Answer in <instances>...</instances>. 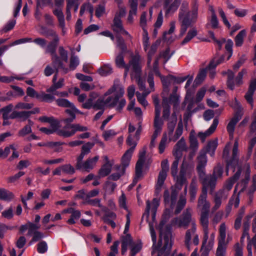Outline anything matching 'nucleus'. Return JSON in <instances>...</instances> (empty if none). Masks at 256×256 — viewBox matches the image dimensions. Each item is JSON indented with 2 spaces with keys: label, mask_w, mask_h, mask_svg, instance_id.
<instances>
[{
  "label": "nucleus",
  "mask_w": 256,
  "mask_h": 256,
  "mask_svg": "<svg viewBox=\"0 0 256 256\" xmlns=\"http://www.w3.org/2000/svg\"><path fill=\"white\" fill-rule=\"evenodd\" d=\"M71 128H73V131L71 133H68V135H74L77 132H86L88 128L86 126H82L79 124H72Z\"/></svg>",
  "instance_id": "54"
},
{
  "label": "nucleus",
  "mask_w": 256,
  "mask_h": 256,
  "mask_svg": "<svg viewBox=\"0 0 256 256\" xmlns=\"http://www.w3.org/2000/svg\"><path fill=\"white\" fill-rule=\"evenodd\" d=\"M192 210L190 208H186L183 212L181 218H175L171 222V225L177 227H187L188 226L195 222V220L192 218Z\"/></svg>",
  "instance_id": "6"
},
{
  "label": "nucleus",
  "mask_w": 256,
  "mask_h": 256,
  "mask_svg": "<svg viewBox=\"0 0 256 256\" xmlns=\"http://www.w3.org/2000/svg\"><path fill=\"white\" fill-rule=\"evenodd\" d=\"M181 0H164V7L166 14L174 12L178 8Z\"/></svg>",
  "instance_id": "14"
},
{
  "label": "nucleus",
  "mask_w": 256,
  "mask_h": 256,
  "mask_svg": "<svg viewBox=\"0 0 256 256\" xmlns=\"http://www.w3.org/2000/svg\"><path fill=\"white\" fill-rule=\"evenodd\" d=\"M190 148L192 152L190 153L188 158H186L188 162L192 164V160L198 148V142L196 136L195 132L191 130L189 136Z\"/></svg>",
  "instance_id": "10"
},
{
  "label": "nucleus",
  "mask_w": 256,
  "mask_h": 256,
  "mask_svg": "<svg viewBox=\"0 0 256 256\" xmlns=\"http://www.w3.org/2000/svg\"><path fill=\"white\" fill-rule=\"evenodd\" d=\"M218 124V120L215 118L212 122V124L208 130L204 132H199L197 136L200 140L202 142H204L206 138L211 136L216 130Z\"/></svg>",
  "instance_id": "15"
},
{
  "label": "nucleus",
  "mask_w": 256,
  "mask_h": 256,
  "mask_svg": "<svg viewBox=\"0 0 256 256\" xmlns=\"http://www.w3.org/2000/svg\"><path fill=\"white\" fill-rule=\"evenodd\" d=\"M80 64V60L78 59V58L77 56H72L70 60V64H69V67L68 68H65L64 66L63 67L66 68L68 69V72L70 70H74Z\"/></svg>",
  "instance_id": "45"
},
{
  "label": "nucleus",
  "mask_w": 256,
  "mask_h": 256,
  "mask_svg": "<svg viewBox=\"0 0 256 256\" xmlns=\"http://www.w3.org/2000/svg\"><path fill=\"white\" fill-rule=\"evenodd\" d=\"M159 204V200L156 198L153 199L152 202L150 200H147L146 212L142 217V219L146 218V221L149 224L152 240L153 242L152 254L154 255L156 251H158V256H160L164 254L168 255L170 253L172 246V235L170 232L163 231L162 228L164 224V221H162L160 224V238L158 246H156V236L153 226L155 222L156 210Z\"/></svg>",
  "instance_id": "1"
},
{
  "label": "nucleus",
  "mask_w": 256,
  "mask_h": 256,
  "mask_svg": "<svg viewBox=\"0 0 256 256\" xmlns=\"http://www.w3.org/2000/svg\"><path fill=\"white\" fill-rule=\"evenodd\" d=\"M114 170L116 172H113L108 178L109 180H118L124 175L125 172L124 168H122L121 166H116L114 168Z\"/></svg>",
  "instance_id": "27"
},
{
  "label": "nucleus",
  "mask_w": 256,
  "mask_h": 256,
  "mask_svg": "<svg viewBox=\"0 0 256 256\" xmlns=\"http://www.w3.org/2000/svg\"><path fill=\"white\" fill-rule=\"evenodd\" d=\"M176 196L177 192L175 191H172L171 194H170L168 190V189H165L164 194L165 204L172 209L173 206L176 199Z\"/></svg>",
  "instance_id": "16"
},
{
  "label": "nucleus",
  "mask_w": 256,
  "mask_h": 256,
  "mask_svg": "<svg viewBox=\"0 0 256 256\" xmlns=\"http://www.w3.org/2000/svg\"><path fill=\"white\" fill-rule=\"evenodd\" d=\"M208 10L210 12L211 17L210 20V24L213 28H216L218 26V21L216 14L215 10L212 6H209Z\"/></svg>",
  "instance_id": "37"
},
{
  "label": "nucleus",
  "mask_w": 256,
  "mask_h": 256,
  "mask_svg": "<svg viewBox=\"0 0 256 256\" xmlns=\"http://www.w3.org/2000/svg\"><path fill=\"white\" fill-rule=\"evenodd\" d=\"M52 66L50 65H48L46 67L44 70V74L46 76H49L54 74L55 72H56V74H58V68H60L64 72L63 70L60 66L58 64L54 65L52 62Z\"/></svg>",
  "instance_id": "40"
},
{
  "label": "nucleus",
  "mask_w": 256,
  "mask_h": 256,
  "mask_svg": "<svg viewBox=\"0 0 256 256\" xmlns=\"http://www.w3.org/2000/svg\"><path fill=\"white\" fill-rule=\"evenodd\" d=\"M206 76V72L205 70H202L198 74L194 82L198 86L205 79Z\"/></svg>",
  "instance_id": "57"
},
{
  "label": "nucleus",
  "mask_w": 256,
  "mask_h": 256,
  "mask_svg": "<svg viewBox=\"0 0 256 256\" xmlns=\"http://www.w3.org/2000/svg\"><path fill=\"white\" fill-rule=\"evenodd\" d=\"M132 153L131 150H127L126 152L122 158V168L125 169L129 165Z\"/></svg>",
  "instance_id": "44"
},
{
  "label": "nucleus",
  "mask_w": 256,
  "mask_h": 256,
  "mask_svg": "<svg viewBox=\"0 0 256 256\" xmlns=\"http://www.w3.org/2000/svg\"><path fill=\"white\" fill-rule=\"evenodd\" d=\"M158 48V44L154 43L152 45L150 50L148 52V66H150L152 58V56L156 52Z\"/></svg>",
  "instance_id": "60"
},
{
  "label": "nucleus",
  "mask_w": 256,
  "mask_h": 256,
  "mask_svg": "<svg viewBox=\"0 0 256 256\" xmlns=\"http://www.w3.org/2000/svg\"><path fill=\"white\" fill-rule=\"evenodd\" d=\"M197 192L196 182L195 180L192 179L190 188V200L194 201L195 199Z\"/></svg>",
  "instance_id": "56"
},
{
  "label": "nucleus",
  "mask_w": 256,
  "mask_h": 256,
  "mask_svg": "<svg viewBox=\"0 0 256 256\" xmlns=\"http://www.w3.org/2000/svg\"><path fill=\"white\" fill-rule=\"evenodd\" d=\"M150 92V91H146L143 92L142 94L138 92H136L138 101L144 107H146L148 105L146 98Z\"/></svg>",
  "instance_id": "41"
},
{
  "label": "nucleus",
  "mask_w": 256,
  "mask_h": 256,
  "mask_svg": "<svg viewBox=\"0 0 256 256\" xmlns=\"http://www.w3.org/2000/svg\"><path fill=\"white\" fill-rule=\"evenodd\" d=\"M246 35V31L245 30H241L236 36L235 38L236 45V46H241L243 43L244 38Z\"/></svg>",
  "instance_id": "61"
},
{
  "label": "nucleus",
  "mask_w": 256,
  "mask_h": 256,
  "mask_svg": "<svg viewBox=\"0 0 256 256\" xmlns=\"http://www.w3.org/2000/svg\"><path fill=\"white\" fill-rule=\"evenodd\" d=\"M239 120L240 118L238 116H234L230 120L227 126L226 129L228 132L230 140H232L234 138V133L235 129V126Z\"/></svg>",
  "instance_id": "31"
},
{
  "label": "nucleus",
  "mask_w": 256,
  "mask_h": 256,
  "mask_svg": "<svg viewBox=\"0 0 256 256\" xmlns=\"http://www.w3.org/2000/svg\"><path fill=\"white\" fill-rule=\"evenodd\" d=\"M34 114L33 111H23V112H17L14 111L10 116L9 118L12 119L19 118L20 121L26 120L32 114Z\"/></svg>",
  "instance_id": "23"
},
{
  "label": "nucleus",
  "mask_w": 256,
  "mask_h": 256,
  "mask_svg": "<svg viewBox=\"0 0 256 256\" xmlns=\"http://www.w3.org/2000/svg\"><path fill=\"white\" fill-rule=\"evenodd\" d=\"M129 3L131 10L129 12L128 22L132 24L134 20V16H136V14L138 6L137 0H129Z\"/></svg>",
  "instance_id": "29"
},
{
  "label": "nucleus",
  "mask_w": 256,
  "mask_h": 256,
  "mask_svg": "<svg viewBox=\"0 0 256 256\" xmlns=\"http://www.w3.org/2000/svg\"><path fill=\"white\" fill-rule=\"evenodd\" d=\"M176 121L177 118L176 115L175 113H173L172 115L171 118L168 124V135L169 142H176L182 134L184 126L182 120L181 119L178 122L174 134H172Z\"/></svg>",
  "instance_id": "5"
},
{
  "label": "nucleus",
  "mask_w": 256,
  "mask_h": 256,
  "mask_svg": "<svg viewBox=\"0 0 256 256\" xmlns=\"http://www.w3.org/2000/svg\"><path fill=\"white\" fill-rule=\"evenodd\" d=\"M252 244L254 246L255 249L256 250V234L252 238L251 240H250L247 246V250L248 251V256H252Z\"/></svg>",
  "instance_id": "64"
},
{
  "label": "nucleus",
  "mask_w": 256,
  "mask_h": 256,
  "mask_svg": "<svg viewBox=\"0 0 256 256\" xmlns=\"http://www.w3.org/2000/svg\"><path fill=\"white\" fill-rule=\"evenodd\" d=\"M112 166L111 164H104L99 170L100 177H104L108 176L112 170Z\"/></svg>",
  "instance_id": "51"
},
{
  "label": "nucleus",
  "mask_w": 256,
  "mask_h": 256,
  "mask_svg": "<svg viewBox=\"0 0 256 256\" xmlns=\"http://www.w3.org/2000/svg\"><path fill=\"white\" fill-rule=\"evenodd\" d=\"M130 64L132 66V71L131 74L132 79H135L138 84V88L140 90L144 92L146 91H150L151 90H146L144 80L140 77L141 72V66L140 63V56H136L132 58V60L130 62Z\"/></svg>",
  "instance_id": "4"
},
{
  "label": "nucleus",
  "mask_w": 256,
  "mask_h": 256,
  "mask_svg": "<svg viewBox=\"0 0 256 256\" xmlns=\"http://www.w3.org/2000/svg\"><path fill=\"white\" fill-rule=\"evenodd\" d=\"M112 27L114 31L116 32L130 38L128 32L124 28L120 19L118 18V16L114 17Z\"/></svg>",
  "instance_id": "18"
},
{
  "label": "nucleus",
  "mask_w": 256,
  "mask_h": 256,
  "mask_svg": "<svg viewBox=\"0 0 256 256\" xmlns=\"http://www.w3.org/2000/svg\"><path fill=\"white\" fill-rule=\"evenodd\" d=\"M97 94L94 92L91 93L90 98L85 102L83 103L82 105V107L86 109H90L93 107L96 110H101L102 108H98L96 107L94 108V106L96 104H97L98 106H100L102 104V102H100V101L104 102V98L102 100L98 99L95 104H93L94 100L97 98Z\"/></svg>",
  "instance_id": "17"
},
{
  "label": "nucleus",
  "mask_w": 256,
  "mask_h": 256,
  "mask_svg": "<svg viewBox=\"0 0 256 256\" xmlns=\"http://www.w3.org/2000/svg\"><path fill=\"white\" fill-rule=\"evenodd\" d=\"M79 4L74 2H72L71 0H67V4L66 8V19L67 20L69 21L71 20L72 16L70 14V10L72 8H74V12H76L78 8Z\"/></svg>",
  "instance_id": "30"
},
{
  "label": "nucleus",
  "mask_w": 256,
  "mask_h": 256,
  "mask_svg": "<svg viewBox=\"0 0 256 256\" xmlns=\"http://www.w3.org/2000/svg\"><path fill=\"white\" fill-rule=\"evenodd\" d=\"M124 93V87L118 82H114L113 86L110 88L104 96V102L102 104L98 106L95 105L94 108H103L104 106L110 107L116 106V110L121 112L126 104V100L122 97ZM101 102V101H100Z\"/></svg>",
  "instance_id": "2"
},
{
  "label": "nucleus",
  "mask_w": 256,
  "mask_h": 256,
  "mask_svg": "<svg viewBox=\"0 0 256 256\" xmlns=\"http://www.w3.org/2000/svg\"><path fill=\"white\" fill-rule=\"evenodd\" d=\"M57 74H55L52 78V85L46 90L48 92H54L57 89L62 88L64 86V79L61 78L58 82Z\"/></svg>",
  "instance_id": "26"
},
{
  "label": "nucleus",
  "mask_w": 256,
  "mask_h": 256,
  "mask_svg": "<svg viewBox=\"0 0 256 256\" xmlns=\"http://www.w3.org/2000/svg\"><path fill=\"white\" fill-rule=\"evenodd\" d=\"M240 174V172L238 170L234 176L231 178H230L225 183L223 189L220 192H222V194H228V192L230 190L234 182L238 178Z\"/></svg>",
  "instance_id": "20"
},
{
  "label": "nucleus",
  "mask_w": 256,
  "mask_h": 256,
  "mask_svg": "<svg viewBox=\"0 0 256 256\" xmlns=\"http://www.w3.org/2000/svg\"><path fill=\"white\" fill-rule=\"evenodd\" d=\"M228 242V240H227V242H218V247L216 252V256H225L226 245Z\"/></svg>",
  "instance_id": "52"
},
{
  "label": "nucleus",
  "mask_w": 256,
  "mask_h": 256,
  "mask_svg": "<svg viewBox=\"0 0 256 256\" xmlns=\"http://www.w3.org/2000/svg\"><path fill=\"white\" fill-rule=\"evenodd\" d=\"M196 224L194 222H193L190 228L186 230L184 237V243L188 250H190V245L192 242L194 245H198L199 243L198 236L196 234Z\"/></svg>",
  "instance_id": "7"
},
{
  "label": "nucleus",
  "mask_w": 256,
  "mask_h": 256,
  "mask_svg": "<svg viewBox=\"0 0 256 256\" xmlns=\"http://www.w3.org/2000/svg\"><path fill=\"white\" fill-rule=\"evenodd\" d=\"M192 164L188 162L186 157H184L182 164L180 166V170L178 176L176 175V176L174 178L176 181V184L180 185L181 188V186L182 184H184L186 182V174L188 168L191 166Z\"/></svg>",
  "instance_id": "9"
},
{
  "label": "nucleus",
  "mask_w": 256,
  "mask_h": 256,
  "mask_svg": "<svg viewBox=\"0 0 256 256\" xmlns=\"http://www.w3.org/2000/svg\"><path fill=\"white\" fill-rule=\"evenodd\" d=\"M198 34V30L195 27L191 28L186 34V36L182 42V44H184L189 42L192 38Z\"/></svg>",
  "instance_id": "43"
},
{
  "label": "nucleus",
  "mask_w": 256,
  "mask_h": 256,
  "mask_svg": "<svg viewBox=\"0 0 256 256\" xmlns=\"http://www.w3.org/2000/svg\"><path fill=\"white\" fill-rule=\"evenodd\" d=\"M198 164L197 169L199 172L203 173L204 170L207 163V158L206 152L204 150H201L198 156Z\"/></svg>",
  "instance_id": "22"
},
{
  "label": "nucleus",
  "mask_w": 256,
  "mask_h": 256,
  "mask_svg": "<svg viewBox=\"0 0 256 256\" xmlns=\"http://www.w3.org/2000/svg\"><path fill=\"white\" fill-rule=\"evenodd\" d=\"M66 112L70 116V118H64L61 120L64 124H69L72 122L76 118V113L81 114L73 104L66 110Z\"/></svg>",
  "instance_id": "21"
},
{
  "label": "nucleus",
  "mask_w": 256,
  "mask_h": 256,
  "mask_svg": "<svg viewBox=\"0 0 256 256\" xmlns=\"http://www.w3.org/2000/svg\"><path fill=\"white\" fill-rule=\"evenodd\" d=\"M42 122H47L50 124L51 127H58V122L52 116H42L38 118Z\"/></svg>",
  "instance_id": "46"
},
{
  "label": "nucleus",
  "mask_w": 256,
  "mask_h": 256,
  "mask_svg": "<svg viewBox=\"0 0 256 256\" xmlns=\"http://www.w3.org/2000/svg\"><path fill=\"white\" fill-rule=\"evenodd\" d=\"M116 187V184L115 182L108 180L104 186V189L107 193L111 194L113 193Z\"/></svg>",
  "instance_id": "55"
},
{
  "label": "nucleus",
  "mask_w": 256,
  "mask_h": 256,
  "mask_svg": "<svg viewBox=\"0 0 256 256\" xmlns=\"http://www.w3.org/2000/svg\"><path fill=\"white\" fill-rule=\"evenodd\" d=\"M14 198V194L4 188H0V200L10 202Z\"/></svg>",
  "instance_id": "39"
},
{
  "label": "nucleus",
  "mask_w": 256,
  "mask_h": 256,
  "mask_svg": "<svg viewBox=\"0 0 256 256\" xmlns=\"http://www.w3.org/2000/svg\"><path fill=\"white\" fill-rule=\"evenodd\" d=\"M223 173V167L220 164H218L214 169L212 175L216 178H220L222 176Z\"/></svg>",
  "instance_id": "63"
},
{
  "label": "nucleus",
  "mask_w": 256,
  "mask_h": 256,
  "mask_svg": "<svg viewBox=\"0 0 256 256\" xmlns=\"http://www.w3.org/2000/svg\"><path fill=\"white\" fill-rule=\"evenodd\" d=\"M160 112L158 111L155 113V118L154 120V140L156 139L157 136L161 132L162 127L164 124L163 121L160 118Z\"/></svg>",
  "instance_id": "19"
},
{
  "label": "nucleus",
  "mask_w": 256,
  "mask_h": 256,
  "mask_svg": "<svg viewBox=\"0 0 256 256\" xmlns=\"http://www.w3.org/2000/svg\"><path fill=\"white\" fill-rule=\"evenodd\" d=\"M137 141L136 139V137L134 134H129L126 140V144L130 146V148L128 150H131L132 152H133L137 144Z\"/></svg>",
  "instance_id": "53"
},
{
  "label": "nucleus",
  "mask_w": 256,
  "mask_h": 256,
  "mask_svg": "<svg viewBox=\"0 0 256 256\" xmlns=\"http://www.w3.org/2000/svg\"><path fill=\"white\" fill-rule=\"evenodd\" d=\"M99 160V156H96L92 158H88L82 164V169L86 172H90L93 169Z\"/></svg>",
  "instance_id": "25"
},
{
  "label": "nucleus",
  "mask_w": 256,
  "mask_h": 256,
  "mask_svg": "<svg viewBox=\"0 0 256 256\" xmlns=\"http://www.w3.org/2000/svg\"><path fill=\"white\" fill-rule=\"evenodd\" d=\"M66 126L58 130L57 134L60 136L64 138H68L72 136L73 135H68V133H71L73 131V128H71L72 124H66Z\"/></svg>",
  "instance_id": "38"
},
{
  "label": "nucleus",
  "mask_w": 256,
  "mask_h": 256,
  "mask_svg": "<svg viewBox=\"0 0 256 256\" xmlns=\"http://www.w3.org/2000/svg\"><path fill=\"white\" fill-rule=\"evenodd\" d=\"M98 72L102 76H106L112 73V68L110 66H105L99 68Z\"/></svg>",
  "instance_id": "62"
},
{
  "label": "nucleus",
  "mask_w": 256,
  "mask_h": 256,
  "mask_svg": "<svg viewBox=\"0 0 256 256\" xmlns=\"http://www.w3.org/2000/svg\"><path fill=\"white\" fill-rule=\"evenodd\" d=\"M234 76V73L231 70L228 71L227 86L231 90H233L234 88V84L233 80Z\"/></svg>",
  "instance_id": "58"
},
{
  "label": "nucleus",
  "mask_w": 256,
  "mask_h": 256,
  "mask_svg": "<svg viewBox=\"0 0 256 256\" xmlns=\"http://www.w3.org/2000/svg\"><path fill=\"white\" fill-rule=\"evenodd\" d=\"M238 140H236L234 142L233 149H232V162H228L227 164V170L232 169L234 170L232 162L234 164H238L237 154L238 152Z\"/></svg>",
  "instance_id": "28"
},
{
  "label": "nucleus",
  "mask_w": 256,
  "mask_h": 256,
  "mask_svg": "<svg viewBox=\"0 0 256 256\" xmlns=\"http://www.w3.org/2000/svg\"><path fill=\"white\" fill-rule=\"evenodd\" d=\"M217 178L214 176H207L204 181V189H207L210 188L212 190H213L215 188Z\"/></svg>",
  "instance_id": "35"
},
{
  "label": "nucleus",
  "mask_w": 256,
  "mask_h": 256,
  "mask_svg": "<svg viewBox=\"0 0 256 256\" xmlns=\"http://www.w3.org/2000/svg\"><path fill=\"white\" fill-rule=\"evenodd\" d=\"M168 141L167 134L164 133L158 145V152L160 154H162L164 152L168 142Z\"/></svg>",
  "instance_id": "50"
},
{
  "label": "nucleus",
  "mask_w": 256,
  "mask_h": 256,
  "mask_svg": "<svg viewBox=\"0 0 256 256\" xmlns=\"http://www.w3.org/2000/svg\"><path fill=\"white\" fill-rule=\"evenodd\" d=\"M226 229L227 227L224 222H222L220 224L218 230V242H226Z\"/></svg>",
  "instance_id": "42"
},
{
  "label": "nucleus",
  "mask_w": 256,
  "mask_h": 256,
  "mask_svg": "<svg viewBox=\"0 0 256 256\" xmlns=\"http://www.w3.org/2000/svg\"><path fill=\"white\" fill-rule=\"evenodd\" d=\"M54 14L58 18L60 26H64V16L62 11V8H56L53 11Z\"/></svg>",
  "instance_id": "48"
},
{
  "label": "nucleus",
  "mask_w": 256,
  "mask_h": 256,
  "mask_svg": "<svg viewBox=\"0 0 256 256\" xmlns=\"http://www.w3.org/2000/svg\"><path fill=\"white\" fill-rule=\"evenodd\" d=\"M153 70L154 71V72L155 74L160 78L164 86L166 88H168L170 83L168 80L169 78H165L162 76L161 74H160L158 70V60L154 61V62L153 65Z\"/></svg>",
  "instance_id": "34"
},
{
  "label": "nucleus",
  "mask_w": 256,
  "mask_h": 256,
  "mask_svg": "<svg viewBox=\"0 0 256 256\" xmlns=\"http://www.w3.org/2000/svg\"><path fill=\"white\" fill-rule=\"evenodd\" d=\"M85 204H89L94 206H98L101 208L102 210L106 212V208L103 206L100 202V200L98 198L95 199H88L86 202H84Z\"/></svg>",
  "instance_id": "49"
},
{
  "label": "nucleus",
  "mask_w": 256,
  "mask_h": 256,
  "mask_svg": "<svg viewBox=\"0 0 256 256\" xmlns=\"http://www.w3.org/2000/svg\"><path fill=\"white\" fill-rule=\"evenodd\" d=\"M132 60V59L130 62ZM116 64L118 68H124L125 69L124 73V77L127 76L130 68L132 67V66L130 64V62H129L128 64H125L124 60V56L122 54H120L116 56Z\"/></svg>",
  "instance_id": "24"
},
{
  "label": "nucleus",
  "mask_w": 256,
  "mask_h": 256,
  "mask_svg": "<svg viewBox=\"0 0 256 256\" xmlns=\"http://www.w3.org/2000/svg\"><path fill=\"white\" fill-rule=\"evenodd\" d=\"M218 146V140H212L208 142L206 146V152L213 156L214 154V151Z\"/></svg>",
  "instance_id": "47"
},
{
  "label": "nucleus",
  "mask_w": 256,
  "mask_h": 256,
  "mask_svg": "<svg viewBox=\"0 0 256 256\" xmlns=\"http://www.w3.org/2000/svg\"><path fill=\"white\" fill-rule=\"evenodd\" d=\"M38 100L41 101L50 102L54 100V96L52 94L42 92L40 94Z\"/></svg>",
  "instance_id": "59"
},
{
  "label": "nucleus",
  "mask_w": 256,
  "mask_h": 256,
  "mask_svg": "<svg viewBox=\"0 0 256 256\" xmlns=\"http://www.w3.org/2000/svg\"><path fill=\"white\" fill-rule=\"evenodd\" d=\"M166 176L167 174L160 172L156 185V192L157 194L160 192L162 188L164 186V182Z\"/></svg>",
  "instance_id": "32"
},
{
  "label": "nucleus",
  "mask_w": 256,
  "mask_h": 256,
  "mask_svg": "<svg viewBox=\"0 0 256 256\" xmlns=\"http://www.w3.org/2000/svg\"><path fill=\"white\" fill-rule=\"evenodd\" d=\"M198 18V6L194 4L190 10H188V3L184 2L180 9L178 20L180 23V36H183L188 27L195 24Z\"/></svg>",
  "instance_id": "3"
},
{
  "label": "nucleus",
  "mask_w": 256,
  "mask_h": 256,
  "mask_svg": "<svg viewBox=\"0 0 256 256\" xmlns=\"http://www.w3.org/2000/svg\"><path fill=\"white\" fill-rule=\"evenodd\" d=\"M208 216L209 213L200 214V224L202 227V229L204 232V236L202 244L203 245L206 242V241L208 238Z\"/></svg>",
  "instance_id": "13"
},
{
  "label": "nucleus",
  "mask_w": 256,
  "mask_h": 256,
  "mask_svg": "<svg viewBox=\"0 0 256 256\" xmlns=\"http://www.w3.org/2000/svg\"><path fill=\"white\" fill-rule=\"evenodd\" d=\"M207 190H202V194L200 196L197 207L200 211V214L209 213L210 208V203L206 200Z\"/></svg>",
  "instance_id": "11"
},
{
  "label": "nucleus",
  "mask_w": 256,
  "mask_h": 256,
  "mask_svg": "<svg viewBox=\"0 0 256 256\" xmlns=\"http://www.w3.org/2000/svg\"><path fill=\"white\" fill-rule=\"evenodd\" d=\"M146 148H144L139 152L138 160L136 166V179H138L142 176V168L145 161Z\"/></svg>",
  "instance_id": "12"
},
{
  "label": "nucleus",
  "mask_w": 256,
  "mask_h": 256,
  "mask_svg": "<svg viewBox=\"0 0 256 256\" xmlns=\"http://www.w3.org/2000/svg\"><path fill=\"white\" fill-rule=\"evenodd\" d=\"M58 42H55L54 40L50 42L47 46L46 48V52L50 53L52 55V60L53 64H58L60 66L63 70L64 73L66 74L68 70L66 69L63 67V64L60 61L59 57L56 54V48Z\"/></svg>",
  "instance_id": "8"
},
{
  "label": "nucleus",
  "mask_w": 256,
  "mask_h": 256,
  "mask_svg": "<svg viewBox=\"0 0 256 256\" xmlns=\"http://www.w3.org/2000/svg\"><path fill=\"white\" fill-rule=\"evenodd\" d=\"M176 24V22L175 21H172L170 22L169 30L164 34V38L166 40L171 42L174 40L172 34H173L175 31Z\"/></svg>",
  "instance_id": "33"
},
{
  "label": "nucleus",
  "mask_w": 256,
  "mask_h": 256,
  "mask_svg": "<svg viewBox=\"0 0 256 256\" xmlns=\"http://www.w3.org/2000/svg\"><path fill=\"white\" fill-rule=\"evenodd\" d=\"M226 198L227 194H222V192H218L216 193L214 200V206L212 208V212H214L221 205L222 200Z\"/></svg>",
  "instance_id": "36"
}]
</instances>
